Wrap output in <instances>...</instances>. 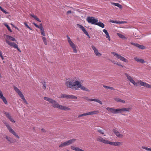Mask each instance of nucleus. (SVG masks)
Segmentation results:
<instances>
[{
    "label": "nucleus",
    "instance_id": "1",
    "mask_svg": "<svg viewBox=\"0 0 151 151\" xmlns=\"http://www.w3.org/2000/svg\"><path fill=\"white\" fill-rule=\"evenodd\" d=\"M65 84L67 88L78 90L80 88L83 91H89V89L82 85L79 79L76 77L67 79L65 81Z\"/></svg>",
    "mask_w": 151,
    "mask_h": 151
},
{
    "label": "nucleus",
    "instance_id": "2",
    "mask_svg": "<svg viewBox=\"0 0 151 151\" xmlns=\"http://www.w3.org/2000/svg\"><path fill=\"white\" fill-rule=\"evenodd\" d=\"M124 75L126 77L128 81L132 83L134 86H138V85L139 84L141 86H143L147 88H151V85L147 83L143 82L140 80H137V82H136L134 80L133 78L129 74L125 73Z\"/></svg>",
    "mask_w": 151,
    "mask_h": 151
},
{
    "label": "nucleus",
    "instance_id": "3",
    "mask_svg": "<svg viewBox=\"0 0 151 151\" xmlns=\"http://www.w3.org/2000/svg\"><path fill=\"white\" fill-rule=\"evenodd\" d=\"M96 140L98 142L112 146H119L122 145V143L121 142H111L107 139H104L101 136H98L96 138Z\"/></svg>",
    "mask_w": 151,
    "mask_h": 151
},
{
    "label": "nucleus",
    "instance_id": "4",
    "mask_svg": "<svg viewBox=\"0 0 151 151\" xmlns=\"http://www.w3.org/2000/svg\"><path fill=\"white\" fill-rule=\"evenodd\" d=\"M51 105L53 107L55 108H58L60 110H64L65 111H69L70 110V109L69 107L59 104L55 100V102L53 103Z\"/></svg>",
    "mask_w": 151,
    "mask_h": 151
},
{
    "label": "nucleus",
    "instance_id": "5",
    "mask_svg": "<svg viewBox=\"0 0 151 151\" xmlns=\"http://www.w3.org/2000/svg\"><path fill=\"white\" fill-rule=\"evenodd\" d=\"M67 40L70 47L73 49V52L75 53H77V46L76 45L73 43L69 37L67 35L66 36Z\"/></svg>",
    "mask_w": 151,
    "mask_h": 151
},
{
    "label": "nucleus",
    "instance_id": "6",
    "mask_svg": "<svg viewBox=\"0 0 151 151\" xmlns=\"http://www.w3.org/2000/svg\"><path fill=\"white\" fill-rule=\"evenodd\" d=\"M14 88L16 92L17 93L20 97L22 99L23 102L26 104H28L27 102L26 101L24 96L20 91L15 86H14Z\"/></svg>",
    "mask_w": 151,
    "mask_h": 151
},
{
    "label": "nucleus",
    "instance_id": "7",
    "mask_svg": "<svg viewBox=\"0 0 151 151\" xmlns=\"http://www.w3.org/2000/svg\"><path fill=\"white\" fill-rule=\"evenodd\" d=\"M3 123L6 126L8 129L9 130V131L10 133L12 134L13 135L15 136L16 137H17L18 139H19L20 138L19 136L16 133V132L12 128L9 124L6 121L4 122Z\"/></svg>",
    "mask_w": 151,
    "mask_h": 151
},
{
    "label": "nucleus",
    "instance_id": "8",
    "mask_svg": "<svg viewBox=\"0 0 151 151\" xmlns=\"http://www.w3.org/2000/svg\"><path fill=\"white\" fill-rule=\"evenodd\" d=\"M86 20L88 23L95 25H96V23L98 21L97 18L90 17H87Z\"/></svg>",
    "mask_w": 151,
    "mask_h": 151
},
{
    "label": "nucleus",
    "instance_id": "9",
    "mask_svg": "<svg viewBox=\"0 0 151 151\" xmlns=\"http://www.w3.org/2000/svg\"><path fill=\"white\" fill-rule=\"evenodd\" d=\"M76 140L75 139H72L69 140L65 142L62 143L59 146V147H63L67 146H68L74 143Z\"/></svg>",
    "mask_w": 151,
    "mask_h": 151
},
{
    "label": "nucleus",
    "instance_id": "10",
    "mask_svg": "<svg viewBox=\"0 0 151 151\" xmlns=\"http://www.w3.org/2000/svg\"><path fill=\"white\" fill-rule=\"evenodd\" d=\"M6 42L11 47H12L15 49H16L19 52H21V50L18 47V45L14 42L10 41L7 40H6Z\"/></svg>",
    "mask_w": 151,
    "mask_h": 151
},
{
    "label": "nucleus",
    "instance_id": "11",
    "mask_svg": "<svg viewBox=\"0 0 151 151\" xmlns=\"http://www.w3.org/2000/svg\"><path fill=\"white\" fill-rule=\"evenodd\" d=\"M111 53L120 60L124 61L125 63H127L128 62V60L126 59L121 56L120 55L118 54V53L113 52H111Z\"/></svg>",
    "mask_w": 151,
    "mask_h": 151
},
{
    "label": "nucleus",
    "instance_id": "12",
    "mask_svg": "<svg viewBox=\"0 0 151 151\" xmlns=\"http://www.w3.org/2000/svg\"><path fill=\"white\" fill-rule=\"evenodd\" d=\"M33 24L36 27H37L39 29H40L41 34L42 36H45L44 29L43 28V27L42 26V24H40L39 25H37V24H36L34 22L33 23Z\"/></svg>",
    "mask_w": 151,
    "mask_h": 151
},
{
    "label": "nucleus",
    "instance_id": "13",
    "mask_svg": "<svg viewBox=\"0 0 151 151\" xmlns=\"http://www.w3.org/2000/svg\"><path fill=\"white\" fill-rule=\"evenodd\" d=\"M106 109L110 113L114 114H118V109H115L112 108L107 107L106 108Z\"/></svg>",
    "mask_w": 151,
    "mask_h": 151
},
{
    "label": "nucleus",
    "instance_id": "14",
    "mask_svg": "<svg viewBox=\"0 0 151 151\" xmlns=\"http://www.w3.org/2000/svg\"><path fill=\"white\" fill-rule=\"evenodd\" d=\"M132 109L131 107L126 108H124L118 109V114L122 113L123 112L130 111Z\"/></svg>",
    "mask_w": 151,
    "mask_h": 151
},
{
    "label": "nucleus",
    "instance_id": "15",
    "mask_svg": "<svg viewBox=\"0 0 151 151\" xmlns=\"http://www.w3.org/2000/svg\"><path fill=\"white\" fill-rule=\"evenodd\" d=\"M4 114L6 115V117L9 120L12 122L15 123V121L12 118V116L8 112H5Z\"/></svg>",
    "mask_w": 151,
    "mask_h": 151
},
{
    "label": "nucleus",
    "instance_id": "16",
    "mask_svg": "<svg viewBox=\"0 0 151 151\" xmlns=\"http://www.w3.org/2000/svg\"><path fill=\"white\" fill-rule=\"evenodd\" d=\"M112 131L116 136L119 138H122L123 137V135L120 133L117 130L115 129H113Z\"/></svg>",
    "mask_w": 151,
    "mask_h": 151
},
{
    "label": "nucleus",
    "instance_id": "17",
    "mask_svg": "<svg viewBox=\"0 0 151 151\" xmlns=\"http://www.w3.org/2000/svg\"><path fill=\"white\" fill-rule=\"evenodd\" d=\"M91 47L97 56L100 57L101 55V54L98 52V50L93 45H92Z\"/></svg>",
    "mask_w": 151,
    "mask_h": 151
},
{
    "label": "nucleus",
    "instance_id": "18",
    "mask_svg": "<svg viewBox=\"0 0 151 151\" xmlns=\"http://www.w3.org/2000/svg\"><path fill=\"white\" fill-rule=\"evenodd\" d=\"M77 25L81 29H82V30L85 34H86L87 36H89L88 32L86 30L85 28L83 26L78 24H77Z\"/></svg>",
    "mask_w": 151,
    "mask_h": 151
},
{
    "label": "nucleus",
    "instance_id": "19",
    "mask_svg": "<svg viewBox=\"0 0 151 151\" xmlns=\"http://www.w3.org/2000/svg\"><path fill=\"white\" fill-rule=\"evenodd\" d=\"M77 25L81 29H82V30L85 34H86L87 36H89L88 32L86 30L85 28L83 26L78 24H77Z\"/></svg>",
    "mask_w": 151,
    "mask_h": 151
},
{
    "label": "nucleus",
    "instance_id": "20",
    "mask_svg": "<svg viewBox=\"0 0 151 151\" xmlns=\"http://www.w3.org/2000/svg\"><path fill=\"white\" fill-rule=\"evenodd\" d=\"M44 99L45 101H48L50 104H51V105L54 102H55V100L48 97H44Z\"/></svg>",
    "mask_w": 151,
    "mask_h": 151
},
{
    "label": "nucleus",
    "instance_id": "21",
    "mask_svg": "<svg viewBox=\"0 0 151 151\" xmlns=\"http://www.w3.org/2000/svg\"><path fill=\"white\" fill-rule=\"evenodd\" d=\"M99 112V110H95L93 111H90L87 112V115H92L94 114H97Z\"/></svg>",
    "mask_w": 151,
    "mask_h": 151
},
{
    "label": "nucleus",
    "instance_id": "22",
    "mask_svg": "<svg viewBox=\"0 0 151 151\" xmlns=\"http://www.w3.org/2000/svg\"><path fill=\"white\" fill-rule=\"evenodd\" d=\"M114 100L116 102H120L123 104H124L125 103V100H122L119 98H114Z\"/></svg>",
    "mask_w": 151,
    "mask_h": 151
},
{
    "label": "nucleus",
    "instance_id": "23",
    "mask_svg": "<svg viewBox=\"0 0 151 151\" xmlns=\"http://www.w3.org/2000/svg\"><path fill=\"white\" fill-rule=\"evenodd\" d=\"M134 59L137 62L143 63L145 62L144 60L142 59L139 58L137 57H135L134 58Z\"/></svg>",
    "mask_w": 151,
    "mask_h": 151
},
{
    "label": "nucleus",
    "instance_id": "24",
    "mask_svg": "<svg viewBox=\"0 0 151 151\" xmlns=\"http://www.w3.org/2000/svg\"><path fill=\"white\" fill-rule=\"evenodd\" d=\"M71 148L72 149L75 150L76 151H84L79 147H76L73 146H71Z\"/></svg>",
    "mask_w": 151,
    "mask_h": 151
},
{
    "label": "nucleus",
    "instance_id": "25",
    "mask_svg": "<svg viewBox=\"0 0 151 151\" xmlns=\"http://www.w3.org/2000/svg\"><path fill=\"white\" fill-rule=\"evenodd\" d=\"M111 4L114 5L115 6H116L117 7H118L120 9H122V5L120 4L119 3H115L114 2H111Z\"/></svg>",
    "mask_w": 151,
    "mask_h": 151
},
{
    "label": "nucleus",
    "instance_id": "26",
    "mask_svg": "<svg viewBox=\"0 0 151 151\" xmlns=\"http://www.w3.org/2000/svg\"><path fill=\"white\" fill-rule=\"evenodd\" d=\"M68 99H77V97L76 96L72 95H68Z\"/></svg>",
    "mask_w": 151,
    "mask_h": 151
},
{
    "label": "nucleus",
    "instance_id": "27",
    "mask_svg": "<svg viewBox=\"0 0 151 151\" xmlns=\"http://www.w3.org/2000/svg\"><path fill=\"white\" fill-rule=\"evenodd\" d=\"M96 25L102 27V28H104L105 27L104 24L103 23L101 22H98L96 23Z\"/></svg>",
    "mask_w": 151,
    "mask_h": 151
},
{
    "label": "nucleus",
    "instance_id": "28",
    "mask_svg": "<svg viewBox=\"0 0 151 151\" xmlns=\"http://www.w3.org/2000/svg\"><path fill=\"white\" fill-rule=\"evenodd\" d=\"M30 15L39 22H41V21L40 20V19L38 18L36 16L34 15V14H30Z\"/></svg>",
    "mask_w": 151,
    "mask_h": 151
},
{
    "label": "nucleus",
    "instance_id": "29",
    "mask_svg": "<svg viewBox=\"0 0 151 151\" xmlns=\"http://www.w3.org/2000/svg\"><path fill=\"white\" fill-rule=\"evenodd\" d=\"M5 138L8 142H9L10 143H12V139L11 137L8 136H6Z\"/></svg>",
    "mask_w": 151,
    "mask_h": 151
},
{
    "label": "nucleus",
    "instance_id": "30",
    "mask_svg": "<svg viewBox=\"0 0 151 151\" xmlns=\"http://www.w3.org/2000/svg\"><path fill=\"white\" fill-rule=\"evenodd\" d=\"M117 35L120 38L123 39H126V37L124 35L121 34L119 33H117Z\"/></svg>",
    "mask_w": 151,
    "mask_h": 151
},
{
    "label": "nucleus",
    "instance_id": "31",
    "mask_svg": "<svg viewBox=\"0 0 151 151\" xmlns=\"http://www.w3.org/2000/svg\"><path fill=\"white\" fill-rule=\"evenodd\" d=\"M68 95H66L65 94H61L60 96L59 97L60 98H66L68 99Z\"/></svg>",
    "mask_w": 151,
    "mask_h": 151
},
{
    "label": "nucleus",
    "instance_id": "32",
    "mask_svg": "<svg viewBox=\"0 0 151 151\" xmlns=\"http://www.w3.org/2000/svg\"><path fill=\"white\" fill-rule=\"evenodd\" d=\"M93 101H94L96 102L101 105L102 104V101H100L99 99H93Z\"/></svg>",
    "mask_w": 151,
    "mask_h": 151
},
{
    "label": "nucleus",
    "instance_id": "33",
    "mask_svg": "<svg viewBox=\"0 0 151 151\" xmlns=\"http://www.w3.org/2000/svg\"><path fill=\"white\" fill-rule=\"evenodd\" d=\"M7 37L8 38V39L9 40H10L12 41H16V39H15V38L12 36L8 35Z\"/></svg>",
    "mask_w": 151,
    "mask_h": 151
},
{
    "label": "nucleus",
    "instance_id": "34",
    "mask_svg": "<svg viewBox=\"0 0 151 151\" xmlns=\"http://www.w3.org/2000/svg\"><path fill=\"white\" fill-rule=\"evenodd\" d=\"M120 21H118L113 20H110L109 21V22H110L116 24H120Z\"/></svg>",
    "mask_w": 151,
    "mask_h": 151
},
{
    "label": "nucleus",
    "instance_id": "35",
    "mask_svg": "<svg viewBox=\"0 0 151 151\" xmlns=\"http://www.w3.org/2000/svg\"><path fill=\"white\" fill-rule=\"evenodd\" d=\"M45 36H42V40L43 41V42L44 43L45 45H47V42L46 40V38L45 37Z\"/></svg>",
    "mask_w": 151,
    "mask_h": 151
},
{
    "label": "nucleus",
    "instance_id": "36",
    "mask_svg": "<svg viewBox=\"0 0 151 151\" xmlns=\"http://www.w3.org/2000/svg\"><path fill=\"white\" fill-rule=\"evenodd\" d=\"M97 132L102 135L104 134V131L103 130L99 129L98 130Z\"/></svg>",
    "mask_w": 151,
    "mask_h": 151
},
{
    "label": "nucleus",
    "instance_id": "37",
    "mask_svg": "<svg viewBox=\"0 0 151 151\" xmlns=\"http://www.w3.org/2000/svg\"><path fill=\"white\" fill-rule=\"evenodd\" d=\"M87 115H87V113H83V114H80V115H79L78 116V118H80V117H82L83 116H87Z\"/></svg>",
    "mask_w": 151,
    "mask_h": 151
},
{
    "label": "nucleus",
    "instance_id": "38",
    "mask_svg": "<svg viewBox=\"0 0 151 151\" xmlns=\"http://www.w3.org/2000/svg\"><path fill=\"white\" fill-rule=\"evenodd\" d=\"M142 148L145 149L146 150L148 151H151V149L145 147H142Z\"/></svg>",
    "mask_w": 151,
    "mask_h": 151
},
{
    "label": "nucleus",
    "instance_id": "39",
    "mask_svg": "<svg viewBox=\"0 0 151 151\" xmlns=\"http://www.w3.org/2000/svg\"><path fill=\"white\" fill-rule=\"evenodd\" d=\"M5 26L7 27L8 29L9 30V31L10 32H12V31L10 29L9 26L7 24H4Z\"/></svg>",
    "mask_w": 151,
    "mask_h": 151
},
{
    "label": "nucleus",
    "instance_id": "40",
    "mask_svg": "<svg viewBox=\"0 0 151 151\" xmlns=\"http://www.w3.org/2000/svg\"><path fill=\"white\" fill-rule=\"evenodd\" d=\"M84 99H85L88 100L89 101H93V99H89L88 97H84Z\"/></svg>",
    "mask_w": 151,
    "mask_h": 151
},
{
    "label": "nucleus",
    "instance_id": "41",
    "mask_svg": "<svg viewBox=\"0 0 151 151\" xmlns=\"http://www.w3.org/2000/svg\"><path fill=\"white\" fill-rule=\"evenodd\" d=\"M24 24L25 25L26 27L28 28L30 30H32V29L31 27H30L27 24L26 22H25L24 23Z\"/></svg>",
    "mask_w": 151,
    "mask_h": 151
},
{
    "label": "nucleus",
    "instance_id": "42",
    "mask_svg": "<svg viewBox=\"0 0 151 151\" xmlns=\"http://www.w3.org/2000/svg\"><path fill=\"white\" fill-rule=\"evenodd\" d=\"M138 48L142 49H143L145 48V47L142 45H141L139 44Z\"/></svg>",
    "mask_w": 151,
    "mask_h": 151
},
{
    "label": "nucleus",
    "instance_id": "43",
    "mask_svg": "<svg viewBox=\"0 0 151 151\" xmlns=\"http://www.w3.org/2000/svg\"><path fill=\"white\" fill-rule=\"evenodd\" d=\"M106 38H108V40L109 41H110V37L109 36V34L108 33L107 34H106Z\"/></svg>",
    "mask_w": 151,
    "mask_h": 151
},
{
    "label": "nucleus",
    "instance_id": "44",
    "mask_svg": "<svg viewBox=\"0 0 151 151\" xmlns=\"http://www.w3.org/2000/svg\"><path fill=\"white\" fill-rule=\"evenodd\" d=\"M1 10L5 14H8V12H6L5 10H4L2 8H1Z\"/></svg>",
    "mask_w": 151,
    "mask_h": 151
},
{
    "label": "nucleus",
    "instance_id": "45",
    "mask_svg": "<svg viewBox=\"0 0 151 151\" xmlns=\"http://www.w3.org/2000/svg\"><path fill=\"white\" fill-rule=\"evenodd\" d=\"M111 62L113 63L114 64H116V65H120V66H121L122 67H123V66L122 65H120L119 64H118L117 62H116V61H111Z\"/></svg>",
    "mask_w": 151,
    "mask_h": 151
},
{
    "label": "nucleus",
    "instance_id": "46",
    "mask_svg": "<svg viewBox=\"0 0 151 151\" xmlns=\"http://www.w3.org/2000/svg\"><path fill=\"white\" fill-rule=\"evenodd\" d=\"M103 31L106 34H106H107L108 33L106 29H103Z\"/></svg>",
    "mask_w": 151,
    "mask_h": 151
},
{
    "label": "nucleus",
    "instance_id": "47",
    "mask_svg": "<svg viewBox=\"0 0 151 151\" xmlns=\"http://www.w3.org/2000/svg\"><path fill=\"white\" fill-rule=\"evenodd\" d=\"M43 86L42 87L43 89H45L46 88V86H45V82L44 83H43Z\"/></svg>",
    "mask_w": 151,
    "mask_h": 151
},
{
    "label": "nucleus",
    "instance_id": "48",
    "mask_svg": "<svg viewBox=\"0 0 151 151\" xmlns=\"http://www.w3.org/2000/svg\"><path fill=\"white\" fill-rule=\"evenodd\" d=\"M0 56L2 60H3L4 59V57L3 56L1 52H0Z\"/></svg>",
    "mask_w": 151,
    "mask_h": 151
},
{
    "label": "nucleus",
    "instance_id": "49",
    "mask_svg": "<svg viewBox=\"0 0 151 151\" xmlns=\"http://www.w3.org/2000/svg\"><path fill=\"white\" fill-rule=\"evenodd\" d=\"M103 87L106 88H107V89H109L110 88V86H107L105 85H103Z\"/></svg>",
    "mask_w": 151,
    "mask_h": 151
},
{
    "label": "nucleus",
    "instance_id": "50",
    "mask_svg": "<svg viewBox=\"0 0 151 151\" xmlns=\"http://www.w3.org/2000/svg\"><path fill=\"white\" fill-rule=\"evenodd\" d=\"M71 11H68L67 12V15L71 14Z\"/></svg>",
    "mask_w": 151,
    "mask_h": 151
},
{
    "label": "nucleus",
    "instance_id": "51",
    "mask_svg": "<svg viewBox=\"0 0 151 151\" xmlns=\"http://www.w3.org/2000/svg\"><path fill=\"white\" fill-rule=\"evenodd\" d=\"M127 23V22L126 21H120V24H124Z\"/></svg>",
    "mask_w": 151,
    "mask_h": 151
},
{
    "label": "nucleus",
    "instance_id": "52",
    "mask_svg": "<svg viewBox=\"0 0 151 151\" xmlns=\"http://www.w3.org/2000/svg\"><path fill=\"white\" fill-rule=\"evenodd\" d=\"M109 89H111L112 90H114L115 89L114 88L112 87H110Z\"/></svg>",
    "mask_w": 151,
    "mask_h": 151
},
{
    "label": "nucleus",
    "instance_id": "53",
    "mask_svg": "<svg viewBox=\"0 0 151 151\" xmlns=\"http://www.w3.org/2000/svg\"><path fill=\"white\" fill-rule=\"evenodd\" d=\"M136 44V43H133V42H131V44H132V45H134V46H135Z\"/></svg>",
    "mask_w": 151,
    "mask_h": 151
},
{
    "label": "nucleus",
    "instance_id": "54",
    "mask_svg": "<svg viewBox=\"0 0 151 151\" xmlns=\"http://www.w3.org/2000/svg\"><path fill=\"white\" fill-rule=\"evenodd\" d=\"M139 44H138L136 43L135 45V46H136V47H138Z\"/></svg>",
    "mask_w": 151,
    "mask_h": 151
},
{
    "label": "nucleus",
    "instance_id": "55",
    "mask_svg": "<svg viewBox=\"0 0 151 151\" xmlns=\"http://www.w3.org/2000/svg\"><path fill=\"white\" fill-rule=\"evenodd\" d=\"M15 27V28L17 29L18 30H19V29H18V27Z\"/></svg>",
    "mask_w": 151,
    "mask_h": 151
},
{
    "label": "nucleus",
    "instance_id": "56",
    "mask_svg": "<svg viewBox=\"0 0 151 151\" xmlns=\"http://www.w3.org/2000/svg\"><path fill=\"white\" fill-rule=\"evenodd\" d=\"M11 24V25H12L13 27H14V26L13 24Z\"/></svg>",
    "mask_w": 151,
    "mask_h": 151
},
{
    "label": "nucleus",
    "instance_id": "57",
    "mask_svg": "<svg viewBox=\"0 0 151 151\" xmlns=\"http://www.w3.org/2000/svg\"><path fill=\"white\" fill-rule=\"evenodd\" d=\"M2 7H1L0 6V9H1V8H2Z\"/></svg>",
    "mask_w": 151,
    "mask_h": 151
}]
</instances>
